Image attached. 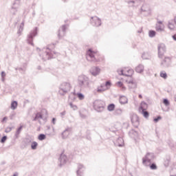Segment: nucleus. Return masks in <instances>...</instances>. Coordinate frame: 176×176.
<instances>
[{
    "mask_svg": "<svg viewBox=\"0 0 176 176\" xmlns=\"http://www.w3.org/2000/svg\"><path fill=\"white\" fill-rule=\"evenodd\" d=\"M62 135L63 138H65L67 136L69 135V132L68 131H65L63 133Z\"/></svg>",
    "mask_w": 176,
    "mask_h": 176,
    "instance_id": "nucleus-27",
    "label": "nucleus"
},
{
    "mask_svg": "<svg viewBox=\"0 0 176 176\" xmlns=\"http://www.w3.org/2000/svg\"><path fill=\"white\" fill-rule=\"evenodd\" d=\"M148 109V104L145 103V102H142L140 106L139 107V111H146Z\"/></svg>",
    "mask_w": 176,
    "mask_h": 176,
    "instance_id": "nucleus-11",
    "label": "nucleus"
},
{
    "mask_svg": "<svg viewBox=\"0 0 176 176\" xmlns=\"http://www.w3.org/2000/svg\"><path fill=\"white\" fill-rule=\"evenodd\" d=\"M111 81L106 82L105 85H104V89L102 90H108L111 88Z\"/></svg>",
    "mask_w": 176,
    "mask_h": 176,
    "instance_id": "nucleus-16",
    "label": "nucleus"
},
{
    "mask_svg": "<svg viewBox=\"0 0 176 176\" xmlns=\"http://www.w3.org/2000/svg\"><path fill=\"white\" fill-rule=\"evenodd\" d=\"M87 56H89V57L91 58H94V60L96 63H101L105 60V58H104V56L100 55L98 53V51H97L96 50L89 49L87 52Z\"/></svg>",
    "mask_w": 176,
    "mask_h": 176,
    "instance_id": "nucleus-2",
    "label": "nucleus"
},
{
    "mask_svg": "<svg viewBox=\"0 0 176 176\" xmlns=\"http://www.w3.org/2000/svg\"><path fill=\"white\" fill-rule=\"evenodd\" d=\"M166 52V45L164 44H160L158 47V56L160 58H163L164 52Z\"/></svg>",
    "mask_w": 176,
    "mask_h": 176,
    "instance_id": "nucleus-7",
    "label": "nucleus"
},
{
    "mask_svg": "<svg viewBox=\"0 0 176 176\" xmlns=\"http://www.w3.org/2000/svg\"><path fill=\"white\" fill-rule=\"evenodd\" d=\"M78 82L79 86H85V87H89V78L85 75L78 76Z\"/></svg>",
    "mask_w": 176,
    "mask_h": 176,
    "instance_id": "nucleus-4",
    "label": "nucleus"
},
{
    "mask_svg": "<svg viewBox=\"0 0 176 176\" xmlns=\"http://www.w3.org/2000/svg\"><path fill=\"white\" fill-rule=\"evenodd\" d=\"M39 141H43V140H46V135L45 134H40L38 135Z\"/></svg>",
    "mask_w": 176,
    "mask_h": 176,
    "instance_id": "nucleus-23",
    "label": "nucleus"
},
{
    "mask_svg": "<svg viewBox=\"0 0 176 176\" xmlns=\"http://www.w3.org/2000/svg\"><path fill=\"white\" fill-rule=\"evenodd\" d=\"M168 27L169 30H174L175 28V25H173V22H169Z\"/></svg>",
    "mask_w": 176,
    "mask_h": 176,
    "instance_id": "nucleus-24",
    "label": "nucleus"
},
{
    "mask_svg": "<svg viewBox=\"0 0 176 176\" xmlns=\"http://www.w3.org/2000/svg\"><path fill=\"white\" fill-rule=\"evenodd\" d=\"M121 75L126 76L124 79L128 85H135L134 79L133 78V75H134V70L130 67H124L120 71Z\"/></svg>",
    "mask_w": 176,
    "mask_h": 176,
    "instance_id": "nucleus-1",
    "label": "nucleus"
},
{
    "mask_svg": "<svg viewBox=\"0 0 176 176\" xmlns=\"http://www.w3.org/2000/svg\"><path fill=\"white\" fill-rule=\"evenodd\" d=\"M144 118H149V113L146 110H142L140 111Z\"/></svg>",
    "mask_w": 176,
    "mask_h": 176,
    "instance_id": "nucleus-21",
    "label": "nucleus"
},
{
    "mask_svg": "<svg viewBox=\"0 0 176 176\" xmlns=\"http://www.w3.org/2000/svg\"><path fill=\"white\" fill-rule=\"evenodd\" d=\"M17 108V102L13 101L11 103V109H16Z\"/></svg>",
    "mask_w": 176,
    "mask_h": 176,
    "instance_id": "nucleus-22",
    "label": "nucleus"
},
{
    "mask_svg": "<svg viewBox=\"0 0 176 176\" xmlns=\"http://www.w3.org/2000/svg\"><path fill=\"white\" fill-rule=\"evenodd\" d=\"M139 98H142V95H139Z\"/></svg>",
    "mask_w": 176,
    "mask_h": 176,
    "instance_id": "nucleus-40",
    "label": "nucleus"
},
{
    "mask_svg": "<svg viewBox=\"0 0 176 176\" xmlns=\"http://www.w3.org/2000/svg\"><path fill=\"white\" fill-rule=\"evenodd\" d=\"M147 162L149 163V162H151V160L148 159H146V158H143V164H145L146 166Z\"/></svg>",
    "mask_w": 176,
    "mask_h": 176,
    "instance_id": "nucleus-31",
    "label": "nucleus"
},
{
    "mask_svg": "<svg viewBox=\"0 0 176 176\" xmlns=\"http://www.w3.org/2000/svg\"><path fill=\"white\" fill-rule=\"evenodd\" d=\"M23 129V126H21L16 131L15 133V138H19V135H20V133H21V130Z\"/></svg>",
    "mask_w": 176,
    "mask_h": 176,
    "instance_id": "nucleus-17",
    "label": "nucleus"
},
{
    "mask_svg": "<svg viewBox=\"0 0 176 176\" xmlns=\"http://www.w3.org/2000/svg\"><path fill=\"white\" fill-rule=\"evenodd\" d=\"M7 139H8V138L6 136L3 137L1 140V142H2V143L5 142V141H6Z\"/></svg>",
    "mask_w": 176,
    "mask_h": 176,
    "instance_id": "nucleus-33",
    "label": "nucleus"
},
{
    "mask_svg": "<svg viewBox=\"0 0 176 176\" xmlns=\"http://www.w3.org/2000/svg\"><path fill=\"white\" fill-rule=\"evenodd\" d=\"M106 90H104V85H100L97 89V93H102L103 91H105Z\"/></svg>",
    "mask_w": 176,
    "mask_h": 176,
    "instance_id": "nucleus-18",
    "label": "nucleus"
},
{
    "mask_svg": "<svg viewBox=\"0 0 176 176\" xmlns=\"http://www.w3.org/2000/svg\"><path fill=\"white\" fill-rule=\"evenodd\" d=\"M160 75L161 78H163L164 79H167V73H166V72H161Z\"/></svg>",
    "mask_w": 176,
    "mask_h": 176,
    "instance_id": "nucleus-20",
    "label": "nucleus"
},
{
    "mask_svg": "<svg viewBox=\"0 0 176 176\" xmlns=\"http://www.w3.org/2000/svg\"><path fill=\"white\" fill-rule=\"evenodd\" d=\"M163 103H164V105H166V107L168 106V105H170V102H169L168 100H167V99H164Z\"/></svg>",
    "mask_w": 176,
    "mask_h": 176,
    "instance_id": "nucleus-29",
    "label": "nucleus"
},
{
    "mask_svg": "<svg viewBox=\"0 0 176 176\" xmlns=\"http://www.w3.org/2000/svg\"><path fill=\"white\" fill-rule=\"evenodd\" d=\"M133 85H130L129 83H127V82L125 80V82L124 80L122 81H118L116 83V86L117 87H119V89H120V90H122V91H124L127 87H129V89H131V87H133Z\"/></svg>",
    "mask_w": 176,
    "mask_h": 176,
    "instance_id": "nucleus-3",
    "label": "nucleus"
},
{
    "mask_svg": "<svg viewBox=\"0 0 176 176\" xmlns=\"http://www.w3.org/2000/svg\"><path fill=\"white\" fill-rule=\"evenodd\" d=\"M135 71L138 74H141L142 72H144V66L142 65H139L135 67Z\"/></svg>",
    "mask_w": 176,
    "mask_h": 176,
    "instance_id": "nucleus-14",
    "label": "nucleus"
},
{
    "mask_svg": "<svg viewBox=\"0 0 176 176\" xmlns=\"http://www.w3.org/2000/svg\"><path fill=\"white\" fill-rule=\"evenodd\" d=\"M155 35H156V32L151 30L149 32V36L151 38H153V36H155Z\"/></svg>",
    "mask_w": 176,
    "mask_h": 176,
    "instance_id": "nucleus-26",
    "label": "nucleus"
},
{
    "mask_svg": "<svg viewBox=\"0 0 176 176\" xmlns=\"http://www.w3.org/2000/svg\"><path fill=\"white\" fill-rule=\"evenodd\" d=\"M77 97L79 100H83L85 98V96L80 93L77 94Z\"/></svg>",
    "mask_w": 176,
    "mask_h": 176,
    "instance_id": "nucleus-28",
    "label": "nucleus"
},
{
    "mask_svg": "<svg viewBox=\"0 0 176 176\" xmlns=\"http://www.w3.org/2000/svg\"><path fill=\"white\" fill-rule=\"evenodd\" d=\"M70 107H71V108H73L74 109H78V107L72 104V103L70 104Z\"/></svg>",
    "mask_w": 176,
    "mask_h": 176,
    "instance_id": "nucleus-34",
    "label": "nucleus"
},
{
    "mask_svg": "<svg viewBox=\"0 0 176 176\" xmlns=\"http://www.w3.org/2000/svg\"><path fill=\"white\" fill-rule=\"evenodd\" d=\"M173 38L174 41H176V34L173 35Z\"/></svg>",
    "mask_w": 176,
    "mask_h": 176,
    "instance_id": "nucleus-39",
    "label": "nucleus"
},
{
    "mask_svg": "<svg viewBox=\"0 0 176 176\" xmlns=\"http://www.w3.org/2000/svg\"><path fill=\"white\" fill-rule=\"evenodd\" d=\"M62 90L63 91H65V93H67V91H69V90H71V84H69V82H64L63 84H62Z\"/></svg>",
    "mask_w": 176,
    "mask_h": 176,
    "instance_id": "nucleus-10",
    "label": "nucleus"
},
{
    "mask_svg": "<svg viewBox=\"0 0 176 176\" xmlns=\"http://www.w3.org/2000/svg\"><path fill=\"white\" fill-rule=\"evenodd\" d=\"M90 72L93 76H97V75H100V72H101V69L98 67H94L91 69Z\"/></svg>",
    "mask_w": 176,
    "mask_h": 176,
    "instance_id": "nucleus-9",
    "label": "nucleus"
},
{
    "mask_svg": "<svg viewBox=\"0 0 176 176\" xmlns=\"http://www.w3.org/2000/svg\"><path fill=\"white\" fill-rule=\"evenodd\" d=\"M95 27H100L101 25V20L98 17L93 18Z\"/></svg>",
    "mask_w": 176,
    "mask_h": 176,
    "instance_id": "nucleus-13",
    "label": "nucleus"
},
{
    "mask_svg": "<svg viewBox=\"0 0 176 176\" xmlns=\"http://www.w3.org/2000/svg\"><path fill=\"white\" fill-rule=\"evenodd\" d=\"M107 109L109 111H114L115 110V104H109V106L107 107Z\"/></svg>",
    "mask_w": 176,
    "mask_h": 176,
    "instance_id": "nucleus-19",
    "label": "nucleus"
},
{
    "mask_svg": "<svg viewBox=\"0 0 176 176\" xmlns=\"http://www.w3.org/2000/svg\"><path fill=\"white\" fill-rule=\"evenodd\" d=\"M128 102H129V100L127 99V98L126 96H121L120 98V104H127Z\"/></svg>",
    "mask_w": 176,
    "mask_h": 176,
    "instance_id": "nucleus-15",
    "label": "nucleus"
},
{
    "mask_svg": "<svg viewBox=\"0 0 176 176\" xmlns=\"http://www.w3.org/2000/svg\"><path fill=\"white\" fill-rule=\"evenodd\" d=\"M150 168H151V170H156V168H157V166H156V164H153L151 165Z\"/></svg>",
    "mask_w": 176,
    "mask_h": 176,
    "instance_id": "nucleus-30",
    "label": "nucleus"
},
{
    "mask_svg": "<svg viewBox=\"0 0 176 176\" xmlns=\"http://www.w3.org/2000/svg\"><path fill=\"white\" fill-rule=\"evenodd\" d=\"M161 119H162L161 116H158L157 118H154L155 123H157L159 120H160Z\"/></svg>",
    "mask_w": 176,
    "mask_h": 176,
    "instance_id": "nucleus-32",
    "label": "nucleus"
},
{
    "mask_svg": "<svg viewBox=\"0 0 176 176\" xmlns=\"http://www.w3.org/2000/svg\"><path fill=\"white\" fill-rule=\"evenodd\" d=\"M131 123L134 127H138L140 126V118L138 116L133 114L131 118Z\"/></svg>",
    "mask_w": 176,
    "mask_h": 176,
    "instance_id": "nucleus-6",
    "label": "nucleus"
},
{
    "mask_svg": "<svg viewBox=\"0 0 176 176\" xmlns=\"http://www.w3.org/2000/svg\"><path fill=\"white\" fill-rule=\"evenodd\" d=\"M168 60V63H170V61H171V59L170 58H165L164 59V63H166Z\"/></svg>",
    "mask_w": 176,
    "mask_h": 176,
    "instance_id": "nucleus-35",
    "label": "nucleus"
},
{
    "mask_svg": "<svg viewBox=\"0 0 176 176\" xmlns=\"http://www.w3.org/2000/svg\"><path fill=\"white\" fill-rule=\"evenodd\" d=\"M94 107L96 111L101 112L105 108V102L102 100H96L94 103Z\"/></svg>",
    "mask_w": 176,
    "mask_h": 176,
    "instance_id": "nucleus-5",
    "label": "nucleus"
},
{
    "mask_svg": "<svg viewBox=\"0 0 176 176\" xmlns=\"http://www.w3.org/2000/svg\"><path fill=\"white\" fill-rule=\"evenodd\" d=\"M37 146H38V143L36 142H33L31 144L32 149H36Z\"/></svg>",
    "mask_w": 176,
    "mask_h": 176,
    "instance_id": "nucleus-25",
    "label": "nucleus"
},
{
    "mask_svg": "<svg viewBox=\"0 0 176 176\" xmlns=\"http://www.w3.org/2000/svg\"><path fill=\"white\" fill-rule=\"evenodd\" d=\"M42 112H45L46 115H47V111L44 109L40 113H37L34 120H38V119H42Z\"/></svg>",
    "mask_w": 176,
    "mask_h": 176,
    "instance_id": "nucleus-12",
    "label": "nucleus"
},
{
    "mask_svg": "<svg viewBox=\"0 0 176 176\" xmlns=\"http://www.w3.org/2000/svg\"><path fill=\"white\" fill-rule=\"evenodd\" d=\"M155 30L157 32H163V31H164V24H163V21H157Z\"/></svg>",
    "mask_w": 176,
    "mask_h": 176,
    "instance_id": "nucleus-8",
    "label": "nucleus"
},
{
    "mask_svg": "<svg viewBox=\"0 0 176 176\" xmlns=\"http://www.w3.org/2000/svg\"><path fill=\"white\" fill-rule=\"evenodd\" d=\"M56 118H53L52 119V123L54 124H56Z\"/></svg>",
    "mask_w": 176,
    "mask_h": 176,
    "instance_id": "nucleus-38",
    "label": "nucleus"
},
{
    "mask_svg": "<svg viewBox=\"0 0 176 176\" xmlns=\"http://www.w3.org/2000/svg\"><path fill=\"white\" fill-rule=\"evenodd\" d=\"M1 76H2V78H5V76H6V74L4 72H2Z\"/></svg>",
    "mask_w": 176,
    "mask_h": 176,
    "instance_id": "nucleus-37",
    "label": "nucleus"
},
{
    "mask_svg": "<svg viewBox=\"0 0 176 176\" xmlns=\"http://www.w3.org/2000/svg\"><path fill=\"white\" fill-rule=\"evenodd\" d=\"M6 120H8V117H4L2 120V123H5V122H6Z\"/></svg>",
    "mask_w": 176,
    "mask_h": 176,
    "instance_id": "nucleus-36",
    "label": "nucleus"
}]
</instances>
